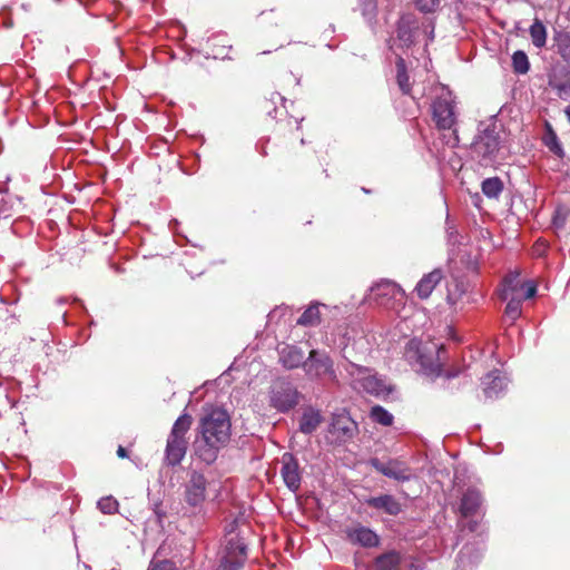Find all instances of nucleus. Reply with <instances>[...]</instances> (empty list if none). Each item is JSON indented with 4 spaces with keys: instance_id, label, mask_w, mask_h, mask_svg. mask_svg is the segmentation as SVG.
Listing matches in <instances>:
<instances>
[{
    "instance_id": "13",
    "label": "nucleus",
    "mask_w": 570,
    "mask_h": 570,
    "mask_svg": "<svg viewBox=\"0 0 570 570\" xmlns=\"http://www.w3.org/2000/svg\"><path fill=\"white\" fill-rule=\"evenodd\" d=\"M499 135L493 130H484L474 140L473 150L482 158H490L499 150Z\"/></svg>"
},
{
    "instance_id": "39",
    "label": "nucleus",
    "mask_w": 570,
    "mask_h": 570,
    "mask_svg": "<svg viewBox=\"0 0 570 570\" xmlns=\"http://www.w3.org/2000/svg\"><path fill=\"white\" fill-rule=\"evenodd\" d=\"M274 13H277L276 9L265 10V11L261 12L259 18H261L262 22H267L269 20L271 16Z\"/></svg>"
},
{
    "instance_id": "24",
    "label": "nucleus",
    "mask_w": 570,
    "mask_h": 570,
    "mask_svg": "<svg viewBox=\"0 0 570 570\" xmlns=\"http://www.w3.org/2000/svg\"><path fill=\"white\" fill-rule=\"evenodd\" d=\"M532 43L537 48H542L547 42V29L543 22L535 18L529 29Z\"/></svg>"
},
{
    "instance_id": "27",
    "label": "nucleus",
    "mask_w": 570,
    "mask_h": 570,
    "mask_svg": "<svg viewBox=\"0 0 570 570\" xmlns=\"http://www.w3.org/2000/svg\"><path fill=\"white\" fill-rule=\"evenodd\" d=\"M396 80L403 94H409L411 91L410 78L405 62L402 58H399L396 61Z\"/></svg>"
},
{
    "instance_id": "18",
    "label": "nucleus",
    "mask_w": 570,
    "mask_h": 570,
    "mask_svg": "<svg viewBox=\"0 0 570 570\" xmlns=\"http://www.w3.org/2000/svg\"><path fill=\"white\" fill-rule=\"evenodd\" d=\"M524 287L525 282L521 281L520 273H510L503 278L502 288L498 292L499 298L507 301L512 295H521Z\"/></svg>"
},
{
    "instance_id": "19",
    "label": "nucleus",
    "mask_w": 570,
    "mask_h": 570,
    "mask_svg": "<svg viewBox=\"0 0 570 570\" xmlns=\"http://www.w3.org/2000/svg\"><path fill=\"white\" fill-rule=\"evenodd\" d=\"M365 502L368 507L376 510H382L390 515H397L402 511L401 503L391 494L372 497Z\"/></svg>"
},
{
    "instance_id": "11",
    "label": "nucleus",
    "mask_w": 570,
    "mask_h": 570,
    "mask_svg": "<svg viewBox=\"0 0 570 570\" xmlns=\"http://www.w3.org/2000/svg\"><path fill=\"white\" fill-rule=\"evenodd\" d=\"M433 120L439 129H451L455 124L453 101L438 98L432 104Z\"/></svg>"
},
{
    "instance_id": "32",
    "label": "nucleus",
    "mask_w": 570,
    "mask_h": 570,
    "mask_svg": "<svg viewBox=\"0 0 570 570\" xmlns=\"http://www.w3.org/2000/svg\"><path fill=\"white\" fill-rule=\"evenodd\" d=\"M371 417L374 422L384 426H390L393 423V415L380 405L372 407Z\"/></svg>"
},
{
    "instance_id": "21",
    "label": "nucleus",
    "mask_w": 570,
    "mask_h": 570,
    "mask_svg": "<svg viewBox=\"0 0 570 570\" xmlns=\"http://www.w3.org/2000/svg\"><path fill=\"white\" fill-rule=\"evenodd\" d=\"M322 423V415L318 411L308 409L304 411L299 420V431L304 434L313 433Z\"/></svg>"
},
{
    "instance_id": "35",
    "label": "nucleus",
    "mask_w": 570,
    "mask_h": 570,
    "mask_svg": "<svg viewBox=\"0 0 570 570\" xmlns=\"http://www.w3.org/2000/svg\"><path fill=\"white\" fill-rule=\"evenodd\" d=\"M413 2L419 11L432 13L439 8L441 0H413Z\"/></svg>"
},
{
    "instance_id": "17",
    "label": "nucleus",
    "mask_w": 570,
    "mask_h": 570,
    "mask_svg": "<svg viewBox=\"0 0 570 570\" xmlns=\"http://www.w3.org/2000/svg\"><path fill=\"white\" fill-rule=\"evenodd\" d=\"M444 275L442 269L435 268L432 272L423 275L415 286L416 295L421 299H426L431 296L433 289L443 279Z\"/></svg>"
},
{
    "instance_id": "34",
    "label": "nucleus",
    "mask_w": 570,
    "mask_h": 570,
    "mask_svg": "<svg viewBox=\"0 0 570 570\" xmlns=\"http://www.w3.org/2000/svg\"><path fill=\"white\" fill-rule=\"evenodd\" d=\"M119 503L112 497H105L98 501V508L104 513H115L118 510Z\"/></svg>"
},
{
    "instance_id": "41",
    "label": "nucleus",
    "mask_w": 570,
    "mask_h": 570,
    "mask_svg": "<svg viewBox=\"0 0 570 570\" xmlns=\"http://www.w3.org/2000/svg\"><path fill=\"white\" fill-rule=\"evenodd\" d=\"M459 375V371H453V370H450V371H446L444 376L446 379H452V377H455Z\"/></svg>"
},
{
    "instance_id": "16",
    "label": "nucleus",
    "mask_w": 570,
    "mask_h": 570,
    "mask_svg": "<svg viewBox=\"0 0 570 570\" xmlns=\"http://www.w3.org/2000/svg\"><path fill=\"white\" fill-rule=\"evenodd\" d=\"M482 505V495L479 490L469 488L462 495L459 511L462 517L469 518L478 513Z\"/></svg>"
},
{
    "instance_id": "30",
    "label": "nucleus",
    "mask_w": 570,
    "mask_h": 570,
    "mask_svg": "<svg viewBox=\"0 0 570 570\" xmlns=\"http://www.w3.org/2000/svg\"><path fill=\"white\" fill-rule=\"evenodd\" d=\"M557 52L566 61L570 57V35L560 32L554 37Z\"/></svg>"
},
{
    "instance_id": "15",
    "label": "nucleus",
    "mask_w": 570,
    "mask_h": 570,
    "mask_svg": "<svg viewBox=\"0 0 570 570\" xmlns=\"http://www.w3.org/2000/svg\"><path fill=\"white\" fill-rule=\"evenodd\" d=\"M279 363L287 370H294L299 366L305 368L306 358L302 348L295 345H284L279 351Z\"/></svg>"
},
{
    "instance_id": "43",
    "label": "nucleus",
    "mask_w": 570,
    "mask_h": 570,
    "mask_svg": "<svg viewBox=\"0 0 570 570\" xmlns=\"http://www.w3.org/2000/svg\"><path fill=\"white\" fill-rule=\"evenodd\" d=\"M566 62L570 63V57L566 60Z\"/></svg>"
},
{
    "instance_id": "33",
    "label": "nucleus",
    "mask_w": 570,
    "mask_h": 570,
    "mask_svg": "<svg viewBox=\"0 0 570 570\" xmlns=\"http://www.w3.org/2000/svg\"><path fill=\"white\" fill-rule=\"evenodd\" d=\"M546 126H547L546 145L554 154H560L562 151V148L558 142V137H557L556 132L553 131L550 124L547 122Z\"/></svg>"
},
{
    "instance_id": "31",
    "label": "nucleus",
    "mask_w": 570,
    "mask_h": 570,
    "mask_svg": "<svg viewBox=\"0 0 570 570\" xmlns=\"http://www.w3.org/2000/svg\"><path fill=\"white\" fill-rule=\"evenodd\" d=\"M508 304L504 309V314L512 322L515 321L521 315V295H512L508 299Z\"/></svg>"
},
{
    "instance_id": "28",
    "label": "nucleus",
    "mask_w": 570,
    "mask_h": 570,
    "mask_svg": "<svg viewBox=\"0 0 570 570\" xmlns=\"http://www.w3.org/2000/svg\"><path fill=\"white\" fill-rule=\"evenodd\" d=\"M361 386L370 394L380 395L384 391V384L377 377L367 374L361 380Z\"/></svg>"
},
{
    "instance_id": "5",
    "label": "nucleus",
    "mask_w": 570,
    "mask_h": 570,
    "mask_svg": "<svg viewBox=\"0 0 570 570\" xmlns=\"http://www.w3.org/2000/svg\"><path fill=\"white\" fill-rule=\"evenodd\" d=\"M247 560V544L239 533L229 532L220 552L218 570H240Z\"/></svg>"
},
{
    "instance_id": "8",
    "label": "nucleus",
    "mask_w": 570,
    "mask_h": 570,
    "mask_svg": "<svg viewBox=\"0 0 570 570\" xmlns=\"http://www.w3.org/2000/svg\"><path fill=\"white\" fill-rule=\"evenodd\" d=\"M271 405L281 412L293 409L298 403V392L292 383L277 380L271 387Z\"/></svg>"
},
{
    "instance_id": "37",
    "label": "nucleus",
    "mask_w": 570,
    "mask_h": 570,
    "mask_svg": "<svg viewBox=\"0 0 570 570\" xmlns=\"http://www.w3.org/2000/svg\"><path fill=\"white\" fill-rule=\"evenodd\" d=\"M523 294H521V298L529 299L532 298L537 294V285L532 282H525V287L523 288Z\"/></svg>"
},
{
    "instance_id": "3",
    "label": "nucleus",
    "mask_w": 570,
    "mask_h": 570,
    "mask_svg": "<svg viewBox=\"0 0 570 570\" xmlns=\"http://www.w3.org/2000/svg\"><path fill=\"white\" fill-rule=\"evenodd\" d=\"M193 419L189 414H181L174 423L167 438L165 449V464L176 466L180 464L188 449L187 432L190 430Z\"/></svg>"
},
{
    "instance_id": "40",
    "label": "nucleus",
    "mask_w": 570,
    "mask_h": 570,
    "mask_svg": "<svg viewBox=\"0 0 570 570\" xmlns=\"http://www.w3.org/2000/svg\"><path fill=\"white\" fill-rule=\"evenodd\" d=\"M117 455L120 459H126V458H128V452H127V450L124 446L119 445L118 449H117Z\"/></svg>"
},
{
    "instance_id": "38",
    "label": "nucleus",
    "mask_w": 570,
    "mask_h": 570,
    "mask_svg": "<svg viewBox=\"0 0 570 570\" xmlns=\"http://www.w3.org/2000/svg\"><path fill=\"white\" fill-rule=\"evenodd\" d=\"M564 223H566V215L562 214L560 209H558L553 217V225L557 228H561V227H563Z\"/></svg>"
},
{
    "instance_id": "20",
    "label": "nucleus",
    "mask_w": 570,
    "mask_h": 570,
    "mask_svg": "<svg viewBox=\"0 0 570 570\" xmlns=\"http://www.w3.org/2000/svg\"><path fill=\"white\" fill-rule=\"evenodd\" d=\"M348 538L363 547L372 548L379 544V537L371 529L358 525L348 531Z\"/></svg>"
},
{
    "instance_id": "4",
    "label": "nucleus",
    "mask_w": 570,
    "mask_h": 570,
    "mask_svg": "<svg viewBox=\"0 0 570 570\" xmlns=\"http://www.w3.org/2000/svg\"><path fill=\"white\" fill-rule=\"evenodd\" d=\"M346 343L342 348V353L345 360L350 362V368L347 370L351 375L367 374L370 370L365 366L358 365L355 361L365 360L371 352V343L366 335L363 333H355L351 336L348 333L345 334Z\"/></svg>"
},
{
    "instance_id": "14",
    "label": "nucleus",
    "mask_w": 570,
    "mask_h": 570,
    "mask_svg": "<svg viewBox=\"0 0 570 570\" xmlns=\"http://www.w3.org/2000/svg\"><path fill=\"white\" fill-rule=\"evenodd\" d=\"M354 421L344 414L334 415L330 424V433L335 436L337 441H346L354 434Z\"/></svg>"
},
{
    "instance_id": "2",
    "label": "nucleus",
    "mask_w": 570,
    "mask_h": 570,
    "mask_svg": "<svg viewBox=\"0 0 570 570\" xmlns=\"http://www.w3.org/2000/svg\"><path fill=\"white\" fill-rule=\"evenodd\" d=\"M442 350L443 346H429L421 341L411 340L405 346L404 356L411 365L417 366L419 372L428 376H439L442 372L439 353Z\"/></svg>"
},
{
    "instance_id": "36",
    "label": "nucleus",
    "mask_w": 570,
    "mask_h": 570,
    "mask_svg": "<svg viewBox=\"0 0 570 570\" xmlns=\"http://www.w3.org/2000/svg\"><path fill=\"white\" fill-rule=\"evenodd\" d=\"M148 570H178L173 561L163 560L158 562H151Z\"/></svg>"
},
{
    "instance_id": "25",
    "label": "nucleus",
    "mask_w": 570,
    "mask_h": 570,
    "mask_svg": "<svg viewBox=\"0 0 570 570\" xmlns=\"http://www.w3.org/2000/svg\"><path fill=\"white\" fill-rule=\"evenodd\" d=\"M482 193L489 198H498L503 190V183L499 177L487 178L481 185Z\"/></svg>"
},
{
    "instance_id": "9",
    "label": "nucleus",
    "mask_w": 570,
    "mask_h": 570,
    "mask_svg": "<svg viewBox=\"0 0 570 570\" xmlns=\"http://www.w3.org/2000/svg\"><path fill=\"white\" fill-rule=\"evenodd\" d=\"M505 389L504 380L499 371H491L481 379V392H476L475 400L479 404H488L499 399Z\"/></svg>"
},
{
    "instance_id": "10",
    "label": "nucleus",
    "mask_w": 570,
    "mask_h": 570,
    "mask_svg": "<svg viewBox=\"0 0 570 570\" xmlns=\"http://www.w3.org/2000/svg\"><path fill=\"white\" fill-rule=\"evenodd\" d=\"M370 464L381 474L394 479L399 482L410 481L412 478L411 468L396 459H391L387 462H382L377 458H373Z\"/></svg>"
},
{
    "instance_id": "22",
    "label": "nucleus",
    "mask_w": 570,
    "mask_h": 570,
    "mask_svg": "<svg viewBox=\"0 0 570 570\" xmlns=\"http://www.w3.org/2000/svg\"><path fill=\"white\" fill-rule=\"evenodd\" d=\"M372 292L377 298H395L397 295L403 294V289L399 284L393 281H382L372 287Z\"/></svg>"
},
{
    "instance_id": "26",
    "label": "nucleus",
    "mask_w": 570,
    "mask_h": 570,
    "mask_svg": "<svg viewBox=\"0 0 570 570\" xmlns=\"http://www.w3.org/2000/svg\"><path fill=\"white\" fill-rule=\"evenodd\" d=\"M321 322L318 305L308 306L298 317L297 324L302 326H315Z\"/></svg>"
},
{
    "instance_id": "7",
    "label": "nucleus",
    "mask_w": 570,
    "mask_h": 570,
    "mask_svg": "<svg viewBox=\"0 0 570 570\" xmlns=\"http://www.w3.org/2000/svg\"><path fill=\"white\" fill-rule=\"evenodd\" d=\"M208 481L205 475L196 470L189 472L184 485L185 503L196 510H202L207 497Z\"/></svg>"
},
{
    "instance_id": "12",
    "label": "nucleus",
    "mask_w": 570,
    "mask_h": 570,
    "mask_svg": "<svg viewBox=\"0 0 570 570\" xmlns=\"http://www.w3.org/2000/svg\"><path fill=\"white\" fill-rule=\"evenodd\" d=\"M281 474L291 491L296 492L299 489L302 481L299 464L293 454L285 453L282 456Z\"/></svg>"
},
{
    "instance_id": "42",
    "label": "nucleus",
    "mask_w": 570,
    "mask_h": 570,
    "mask_svg": "<svg viewBox=\"0 0 570 570\" xmlns=\"http://www.w3.org/2000/svg\"><path fill=\"white\" fill-rule=\"evenodd\" d=\"M564 115L570 124V105L564 108Z\"/></svg>"
},
{
    "instance_id": "29",
    "label": "nucleus",
    "mask_w": 570,
    "mask_h": 570,
    "mask_svg": "<svg viewBox=\"0 0 570 570\" xmlns=\"http://www.w3.org/2000/svg\"><path fill=\"white\" fill-rule=\"evenodd\" d=\"M512 68H513V71L518 75H524L529 71L530 62H529L528 56L524 51L517 50L512 55Z\"/></svg>"
},
{
    "instance_id": "1",
    "label": "nucleus",
    "mask_w": 570,
    "mask_h": 570,
    "mask_svg": "<svg viewBox=\"0 0 570 570\" xmlns=\"http://www.w3.org/2000/svg\"><path fill=\"white\" fill-rule=\"evenodd\" d=\"M198 430L202 443L196 446V455L207 464L217 459L218 451L226 446L232 435V422L226 410L213 407L199 420Z\"/></svg>"
},
{
    "instance_id": "23",
    "label": "nucleus",
    "mask_w": 570,
    "mask_h": 570,
    "mask_svg": "<svg viewBox=\"0 0 570 570\" xmlns=\"http://www.w3.org/2000/svg\"><path fill=\"white\" fill-rule=\"evenodd\" d=\"M401 554L396 551H389L379 556L374 562V570H399Z\"/></svg>"
},
{
    "instance_id": "6",
    "label": "nucleus",
    "mask_w": 570,
    "mask_h": 570,
    "mask_svg": "<svg viewBox=\"0 0 570 570\" xmlns=\"http://www.w3.org/2000/svg\"><path fill=\"white\" fill-rule=\"evenodd\" d=\"M307 375L316 379H325L332 383H338L334 361L325 351L312 350L305 363Z\"/></svg>"
}]
</instances>
